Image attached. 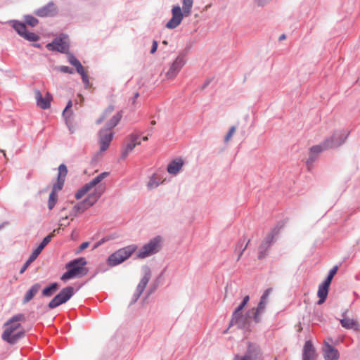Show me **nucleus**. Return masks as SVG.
<instances>
[{
	"instance_id": "35",
	"label": "nucleus",
	"mask_w": 360,
	"mask_h": 360,
	"mask_svg": "<svg viewBox=\"0 0 360 360\" xmlns=\"http://www.w3.org/2000/svg\"><path fill=\"white\" fill-rule=\"evenodd\" d=\"M26 22L30 25L34 27L38 23V20L32 16H27Z\"/></svg>"
},
{
	"instance_id": "49",
	"label": "nucleus",
	"mask_w": 360,
	"mask_h": 360,
	"mask_svg": "<svg viewBox=\"0 0 360 360\" xmlns=\"http://www.w3.org/2000/svg\"><path fill=\"white\" fill-rule=\"evenodd\" d=\"M30 264V263H28V262L27 261V262L25 263V264L23 265V266L22 267V269H20V274L23 273V272L25 271V269L28 267V266H29Z\"/></svg>"
},
{
	"instance_id": "25",
	"label": "nucleus",
	"mask_w": 360,
	"mask_h": 360,
	"mask_svg": "<svg viewBox=\"0 0 360 360\" xmlns=\"http://www.w3.org/2000/svg\"><path fill=\"white\" fill-rule=\"evenodd\" d=\"M149 280H150V274H146L143 276V278L141 279V281H140L139 284L137 286L136 292L135 294V297L133 300L134 302L136 301L137 299L141 295V294L143 292V291L144 290L146 286L147 285Z\"/></svg>"
},
{
	"instance_id": "51",
	"label": "nucleus",
	"mask_w": 360,
	"mask_h": 360,
	"mask_svg": "<svg viewBox=\"0 0 360 360\" xmlns=\"http://www.w3.org/2000/svg\"><path fill=\"white\" fill-rule=\"evenodd\" d=\"M46 245H45L43 242H41V243L39 244V247L41 250H43Z\"/></svg>"
},
{
	"instance_id": "7",
	"label": "nucleus",
	"mask_w": 360,
	"mask_h": 360,
	"mask_svg": "<svg viewBox=\"0 0 360 360\" xmlns=\"http://www.w3.org/2000/svg\"><path fill=\"white\" fill-rule=\"evenodd\" d=\"M162 239L156 236L145 244L137 252V257L143 259L158 252L160 248Z\"/></svg>"
},
{
	"instance_id": "3",
	"label": "nucleus",
	"mask_w": 360,
	"mask_h": 360,
	"mask_svg": "<svg viewBox=\"0 0 360 360\" xmlns=\"http://www.w3.org/2000/svg\"><path fill=\"white\" fill-rule=\"evenodd\" d=\"M122 118V113L120 111L116 112L110 119L107 122V126L109 127L108 129H102L98 134V153H103L108 150L110 146V142L113 138V133L110 129L116 127Z\"/></svg>"
},
{
	"instance_id": "24",
	"label": "nucleus",
	"mask_w": 360,
	"mask_h": 360,
	"mask_svg": "<svg viewBox=\"0 0 360 360\" xmlns=\"http://www.w3.org/2000/svg\"><path fill=\"white\" fill-rule=\"evenodd\" d=\"M329 285L323 283L321 284L319 287V290L317 292V295L319 297V301L317 302L318 304H323L325 300H326V297L328 296V290H329Z\"/></svg>"
},
{
	"instance_id": "46",
	"label": "nucleus",
	"mask_w": 360,
	"mask_h": 360,
	"mask_svg": "<svg viewBox=\"0 0 360 360\" xmlns=\"http://www.w3.org/2000/svg\"><path fill=\"white\" fill-rule=\"evenodd\" d=\"M42 250L38 246L33 252L32 254L38 257V255L41 253Z\"/></svg>"
},
{
	"instance_id": "43",
	"label": "nucleus",
	"mask_w": 360,
	"mask_h": 360,
	"mask_svg": "<svg viewBox=\"0 0 360 360\" xmlns=\"http://www.w3.org/2000/svg\"><path fill=\"white\" fill-rule=\"evenodd\" d=\"M82 81L85 85V87L86 88H88L90 85V82H89V77H88V75L86 74V75H84L82 76Z\"/></svg>"
},
{
	"instance_id": "11",
	"label": "nucleus",
	"mask_w": 360,
	"mask_h": 360,
	"mask_svg": "<svg viewBox=\"0 0 360 360\" xmlns=\"http://www.w3.org/2000/svg\"><path fill=\"white\" fill-rule=\"evenodd\" d=\"M48 49L51 51H58L59 52L65 53L68 51L69 44L67 37H63L59 39H56L52 43L46 45Z\"/></svg>"
},
{
	"instance_id": "53",
	"label": "nucleus",
	"mask_w": 360,
	"mask_h": 360,
	"mask_svg": "<svg viewBox=\"0 0 360 360\" xmlns=\"http://www.w3.org/2000/svg\"><path fill=\"white\" fill-rule=\"evenodd\" d=\"M69 129L72 134L75 133V129L72 127H69Z\"/></svg>"
},
{
	"instance_id": "2",
	"label": "nucleus",
	"mask_w": 360,
	"mask_h": 360,
	"mask_svg": "<svg viewBox=\"0 0 360 360\" xmlns=\"http://www.w3.org/2000/svg\"><path fill=\"white\" fill-rule=\"evenodd\" d=\"M25 321V316L22 314L14 315L8 319L3 326L1 338L8 344H15L25 335V330L22 323Z\"/></svg>"
},
{
	"instance_id": "29",
	"label": "nucleus",
	"mask_w": 360,
	"mask_h": 360,
	"mask_svg": "<svg viewBox=\"0 0 360 360\" xmlns=\"http://www.w3.org/2000/svg\"><path fill=\"white\" fill-rule=\"evenodd\" d=\"M40 285L39 284H35L25 294L24 299H23V303H27L30 302L33 297L38 292L39 290L40 289Z\"/></svg>"
},
{
	"instance_id": "12",
	"label": "nucleus",
	"mask_w": 360,
	"mask_h": 360,
	"mask_svg": "<svg viewBox=\"0 0 360 360\" xmlns=\"http://www.w3.org/2000/svg\"><path fill=\"white\" fill-rule=\"evenodd\" d=\"M184 65V60L183 58L177 57L172 63L168 71L165 73L166 79H172L175 78Z\"/></svg>"
},
{
	"instance_id": "44",
	"label": "nucleus",
	"mask_w": 360,
	"mask_h": 360,
	"mask_svg": "<svg viewBox=\"0 0 360 360\" xmlns=\"http://www.w3.org/2000/svg\"><path fill=\"white\" fill-rule=\"evenodd\" d=\"M271 0H255L256 4L259 6H264L269 3Z\"/></svg>"
},
{
	"instance_id": "17",
	"label": "nucleus",
	"mask_w": 360,
	"mask_h": 360,
	"mask_svg": "<svg viewBox=\"0 0 360 360\" xmlns=\"http://www.w3.org/2000/svg\"><path fill=\"white\" fill-rule=\"evenodd\" d=\"M261 355L259 347L254 344L250 343L245 355L242 356L245 360H258Z\"/></svg>"
},
{
	"instance_id": "57",
	"label": "nucleus",
	"mask_w": 360,
	"mask_h": 360,
	"mask_svg": "<svg viewBox=\"0 0 360 360\" xmlns=\"http://www.w3.org/2000/svg\"><path fill=\"white\" fill-rule=\"evenodd\" d=\"M79 96L81 98V101H83L84 97L82 96H81V95H79Z\"/></svg>"
},
{
	"instance_id": "23",
	"label": "nucleus",
	"mask_w": 360,
	"mask_h": 360,
	"mask_svg": "<svg viewBox=\"0 0 360 360\" xmlns=\"http://www.w3.org/2000/svg\"><path fill=\"white\" fill-rule=\"evenodd\" d=\"M56 8L53 4H49L37 11L36 14L40 17L52 15L56 13Z\"/></svg>"
},
{
	"instance_id": "1",
	"label": "nucleus",
	"mask_w": 360,
	"mask_h": 360,
	"mask_svg": "<svg viewBox=\"0 0 360 360\" xmlns=\"http://www.w3.org/2000/svg\"><path fill=\"white\" fill-rule=\"evenodd\" d=\"M109 175L103 172L82 186L75 193L77 200L84 198L87 205L93 206L105 192V186L101 182Z\"/></svg>"
},
{
	"instance_id": "47",
	"label": "nucleus",
	"mask_w": 360,
	"mask_h": 360,
	"mask_svg": "<svg viewBox=\"0 0 360 360\" xmlns=\"http://www.w3.org/2000/svg\"><path fill=\"white\" fill-rule=\"evenodd\" d=\"M37 257L32 253L29 259L27 260L28 263L31 264L32 262H34Z\"/></svg>"
},
{
	"instance_id": "58",
	"label": "nucleus",
	"mask_w": 360,
	"mask_h": 360,
	"mask_svg": "<svg viewBox=\"0 0 360 360\" xmlns=\"http://www.w3.org/2000/svg\"><path fill=\"white\" fill-rule=\"evenodd\" d=\"M65 210V207H63V208L60 210V211H61V212H63V210Z\"/></svg>"
},
{
	"instance_id": "36",
	"label": "nucleus",
	"mask_w": 360,
	"mask_h": 360,
	"mask_svg": "<svg viewBox=\"0 0 360 360\" xmlns=\"http://www.w3.org/2000/svg\"><path fill=\"white\" fill-rule=\"evenodd\" d=\"M72 103L71 101H69V102L67 104L66 108H65V110L63 111V115L65 117H70L72 115V112H70V109L72 108Z\"/></svg>"
},
{
	"instance_id": "20",
	"label": "nucleus",
	"mask_w": 360,
	"mask_h": 360,
	"mask_svg": "<svg viewBox=\"0 0 360 360\" xmlns=\"http://www.w3.org/2000/svg\"><path fill=\"white\" fill-rule=\"evenodd\" d=\"M340 323L346 329H352L356 331L360 330V323L356 319L344 316L340 319Z\"/></svg>"
},
{
	"instance_id": "42",
	"label": "nucleus",
	"mask_w": 360,
	"mask_h": 360,
	"mask_svg": "<svg viewBox=\"0 0 360 360\" xmlns=\"http://www.w3.org/2000/svg\"><path fill=\"white\" fill-rule=\"evenodd\" d=\"M70 217V215H65V216H63L61 217V219H60L59 221V226H67L68 224L65 223V221L69 218Z\"/></svg>"
},
{
	"instance_id": "21",
	"label": "nucleus",
	"mask_w": 360,
	"mask_h": 360,
	"mask_svg": "<svg viewBox=\"0 0 360 360\" xmlns=\"http://www.w3.org/2000/svg\"><path fill=\"white\" fill-rule=\"evenodd\" d=\"M90 207H91V205H87L84 200L75 205L70 213L71 220H73L74 217H75L78 214L82 213Z\"/></svg>"
},
{
	"instance_id": "56",
	"label": "nucleus",
	"mask_w": 360,
	"mask_h": 360,
	"mask_svg": "<svg viewBox=\"0 0 360 360\" xmlns=\"http://www.w3.org/2000/svg\"><path fill=\"white\" fill-rule=\"evenodd\" d=\"M101 244V242H98L94 247V248H96L99 245Z\"/></svg>"
},
{
	"instance_id": "60",
	"label": "nucleus",
	"mask_w": 360,
	"mask_h": 360,
	"mask_svg": "<svg viewBox=\"0 0 360 360\" xmlns=\"http://www.w3.org/2000/svg\"><path fill=\"white\" fill-rule=\"evenodd\" d=\"M275 360H277L276 359Z\"/></svg>"
},
{
	"instance_id": "32",
	"label": "nucleus",
	"mask_w": 360,
	"mask_h": 360,
	"mask_svg": "<svg viewBox=\"0 0 360 360\" xmlns=\"http://www.w3.org/2000/svg\"><path fill=\"white\" fill-rule=\"evenodd\" d=\"M58 288L56 283H53L49 287H47L43 290V295L44 296H50L53 292L56 291Z\"/></svg>"
},
{
	"instance_id": "40",
	"label": "nucleus",
	"mask_w": 360,
	"mask_h": 360,
	"mask_svg": "<svg viewBox=\"0 0 360 360\" xmlns=\"http://www.w3.org/2000/svg\"><path fill=\"white\" fill-rule=\"evenodd\" d=\"M58 70L60 72H65V73L72 74L73 72L72 70L70 69L69 67H67V66H60V67L58 68Z\"/></svg>"
},
{
	"instance_id": "39",
	"label": "nucleus",
	"mask_w": 360,
	"mask_h": 360,
	"mask_svg": "<svg viewBox=\"0 0 360 360\" xmlns=\"http://www.w3.org/2000/svg\"><path fill=\"white\" fill-rule=\"evenodd\" d=\"M58 230H59V229H55V230L53 231V233H51V234H49V236H47L46 237H45V238L43 239L42 242H43L45 245H47V244L51 241V238L53 236L54 233H56V232H58Z\"/></svg>"
},
{
	"instance_id": "26",
	"label": "nucleus",
	"mask_w": 360,
	"mask_h": 360,
	"mask_svg": "<svg viewBox=\"0 0 360 360\" xmlns=\"http://www.w3.org/2000/svg\"><path fill=\"white\" fill-rule=\"evenodd\" d=\"M163 181L164 179H162L160 177H159L157 173H155L150 177L147 183V187L150 190L154 189L157 188Z\"/></svg>"
},
{
	"instance_id": "34",
	"label": "nucleus",
	"mask_w": 360,
	"mask_h": 360,
	"mask_svg": "<svg viewBox=\"0 0 360 360\" xmlns=\"http://www.w3.org/2000/svg\"><path fill=\"white\" fill-rule=\"evenodd\" d=\"M236 131V127L233 126L229 129V131L224 137V142L228 143L232 138L233 135Z\"/></svg>"
},
{
	"instance_id": "33",
	"label": "nucleus",
	"mask_w": 360,
	"mask_h": 360,
	"mask_svg": "<svg viewBox=\"0 0 360 360\" xmlns=\"http://www.w3.org/2000/svg\"><path fill=\"white\" fill-rule=\"evenodd\" d=\"M338 271V266H334L329 272V274L328 276V277L326 278V281L323 282L328 285H330V283H331V281L333 278V276H335V274H336Z\"/></svg>"
},
{
	"instance_id": "55",
	"label": "nucleus",
	"mask_w": 360,
	"mask_h": 360,
	"mask_svg": "<svg viewBox=\"0 0 360 360\" xmlns=\"http://www.w3.org/2000/svg\"><path fill=\"white\" fill-rule=\"evenodd\" d=\"M151 125H155L156 124L155 121L153 120L150 122Z\"/></svg>"
},
{
	"instance_id": "9",
	"label": "nucleus",
	"mask_w": 360,
	"mask_h": 360,
	"mask_svg": "<svg viewBox=\"0 0 360 360\" xmlns=\"http://www.w3.org/2000/svg\"><path fill=\"white\" fill-rule=\"evenodd\" d=\"M74 294V288L72 287H67L63 289L58 295H57L49 304V307L51 309L55 308L60 304L66 302Z\"/></svg>"
},
{
	"instance_id": "41",
	"label": "nucleus",
	"mask_w": 360,
	"mask_h": 360,
	"mask_svg": "<svg viewBox=\"0 0 360 360\" xmlns=\"http://www.w3.org/2000/svg\"><path fill=\"white\" fill-rule=\"evenodd\" d=\"M89 245V242H84L83 243L81 244V245L79 246V250H77L76 253L77 254H79V252H81L82 250H85L86 248H87Z\"/></svg>"
},
{
	"instance_id": "4",
	"label": "nucleus",
	"mask_w": 360,
	"mask_h": 360,
	"mask_svg": "<svg viewBox=\"0 0 360 360\" xmlns=\"http://www.w3.org/2000/svg\"><path fill=\"white\" fill-rule=\"evenodd\" d=\"M193 0H183L182 8L179 6H175L172 9V17L167 22L168 29H174L180 25L184 16L187 17L191 14Z\"/></svg>"
},
{
	"instance_id": "28",
	"label": "nucleus",
	"mask_w": 360,
	"mask_h": 360,
	"mask_svg": "<svg viewBox=\"0 0 360 360\" xmlns=\"http://www.w3.org/2000/svg\"><path fill=\"white\" fill-rule=\"evenodd\" d=\"M68 61L76 68L77 72L80 74L81 76L86 74L84 68L74 56H68Z\"/></svg>"
},
{
	"instance_id": "52",
	"label": "nucleus",
	"mask_w": 360,
	"mask_h": 360,
	"mask_svg": "<svg viewBox=\"0 0 360 360\" xmlns=\"http://www.w3.org/2000/svg\"><path fill=\"white\" fill-rule=\"evenodd\" d=\"M141 139H142L143 141H148V136H143V137L141 138Z\"/></svg>"
},
{
	"instance_id": "27",
	"label": "nucleus",
	"mask_w": 360,
	"mask_h": 360,
	"mask_svg": "<svg viewBox=\"0 0 360 360\" xmlns=\"http://www.w3.org/2000/svg\"><path fill=\"white\" fill-rule=\"evenodd\" d=\"M270 293H271V290L268 289V290H266L264 292V293L262 296L260 302L259 303L258 307L257 309V313L255 314V319L256 321H257V314L259 313V311H261L262 310H263L264 309L266 304L268 302V297H269Z\"/></svg>"
},
{
	"instance_id": "30",
	"label": "nucleus",
	"mask_w": 360,
	"mask_h": 360,
	"mask_svg": "<svg viewBox=\"0 0 360 360\" xmlns=\"http://www.w3.org/2000/svg\"><path fill=\"white\" fill-rule=\"evenodd\" d=\"M115 110V106L112 104L108 105L103 111L100 118L96 120V124H101L105 119L109 117Z\"/></svg>"
},
{
	"instance_id": "37",
	"label": "nucleus",
	"mask_w": 360,
	"mask_h": 360,
	"mask_svg": "<svg viewBox=\"0 0 360 360\" xmlns=\"http://www.w3.org/2000/svg\"><path fill=\"white\" fill-rule=\"evenodd\" d=\"M75 277H76V276L74 274L73 271H72L70 269H69L66 273H65L62 276L61 279L65 281V280H68V279H70L72 278H75Z\"/></svg>"
},
{
	"instance_id": "22",
	"label": "nucleus",
	"mask_w": 360,
	"mask_h": 360,
	"mask_svg": "<svg viewBox=\"0 0 360 360\" xmlns=\"http://www.w3.org/2000/svg\"><path fill=\"white\" fill-rule=\"evenodd\" d=\"M184 161L181 159H176L167 165V170L171 174H176L181 169Z\"/></svg>"
},
{
	"instance_id": "15",
	"label": "nucleus",
	"mask_w": 360,
	"mask_h": 360,
	"mask_svg": "<svg viewBox=\"0 0 360 360\" xmlns=\"http://www.w3.org/2000/svg\"><path fill=\"white\" fill-rule=\"evenodd\" d=\"M63 186V181H60L53 185L52 191L49 194V200H48V207L49 210H52L56 205L58 198V192L62 189Z\"/></svg>"
},
{
	"instance_id": "19",
	"label": "nucleus",
	"mask_w": 360,
	"mask_h": 360,
	"mask_svg": "<svg viewBox=\"0 0 360 360\" xmlns=\"http://www.w3.org/2000/svg\"><path fill=\"white\" fill-rule=\"evenodd\" d=\"M323 352L326 360H338L339 358L338 350L326 342H324Z\"/></svg>"
},
{
	"instance_id": "14",
	"label": "nucleus",
	"mask_w": 360,
	"mask_h": 360,
	"mask_svg": "<svg viewBox=\"0 0 360 360\" xmlns=\"http://www.w3.org/2000/svg\"><path fill=\"white\" fill-rule=\"evenodd\" d=\"M13 28L21 37L30 41H36L39 37L32 32H27L25 25L23 23L15 22L13 25Z\"/></svg>"
},
{
	"instance_id": "18",
	"label": "nucleus",
	"mask_w": 360,
	"mask_h": 360,
	"mask_svg": "<svg viewBox=\"0 0 360 360\" xmlns=\"http://www.w3.org/2000/svg\"><path fill=\"white\" fill-rule=\"evenodd\" d=\"M316 353L310 340L305 342L302 349V360H315Z\"/></svg>"
},
{
	"instance_id": "6",
	"label": "nucleus",
	"mask_w": 360,
	"mask_h": 360,
	"mask_svg": "<svg viewBox=\"0 0 360 360\" xmlns=\"http://www.w3.org/2000/svg\"><path fill=\"white\" fill-rule=\"evenodd\" d=\"M342 143V141L340 140V136L338 134H335L330 138L326 140L321 145L314 146L311 148L309 159L313 161L315 158V155L321 153L323 150L338 146Z\"/></svg>"
},
{
	"instance_id": "38",
	"label": "nucleus",
	"mask_w": 360,
	"mask_h": 360,
	"mask_svg": "<svg viewBox=\"0 0 360 360\" xmlns=\"http://www.w3.org/2000/svg\"><path fill=\"white\" fill-rule=\"evenodd\" d=\"M249 301V296H245L242 302V303L238 307L236 311H238V313H240L243 307L247 304Z\"/></svg>"
},
{
	"instance_id": "8",
	"label": "nucleus",
	"mask_w": 360,
	"mask_h": 360,
	"mask_svg": "<svg viewBox=\"0 0 360 360\" xmlns=\"http://www.w3.org/2000/svg\"><path fill=\"white\" fill-rule=\"evenodd\" d=\"M141 143V137L139 134L132 133L129 134L127 137L122 150V159H125L134 148L136 146H139Z\"/></svg>"
},
{
	"instance_id": "16",
	"label": "nucleus",
	"mask_w": 360,
	"mask_h": 360,
	"mask_svg": "<svg viewBox=\"0 0 360 360\" xmlns=\"http://www.w3.org/2000/svg\"><path fill=\"white\" fill-rule=\"evenodd\" d=\"M249 323V315H243L241 312L238 313V311H234L231 321V325H236L239 328H246Z\"/></svg>"
},
{
	"instance_id": "45",
	"label": "nucleus",
	"mask_w": 360,
	"mask_h": 360,
	"mask_svg": "<svg viewBox=\"0 0 360 360\" xmlns=\"http://www.w3.org/2000/svg\"><path fill=\"white\" fill-rule=\"evenodd\" d=\"M157 49H158V42L156 41H153L152 49L150 50V53L152 54H153L157 51Z\"/></svg>"
},
{
	"instance_id": "54",
	"label": "nucleus",
	"mask_w": 360,
	"mask_h": 360,
	"mask_svg": "<svg viewBox=\"0 0 360 360\" xmlns=\"http://www.w3.org/2000/svg\"><path fill=\"white\" fill-rule=\"evenodd\" d=\"M245 248H244L240 251V252L239 253V255H238V258H240V256H241V255H242V252H243V251L244 250V249H245Z\"/></svg>"
},
{
	"instance_id": "50",
	"label": "nucleus",
	"mask_w": 360,
	"mask_h": 360,
	"mask_svg": "<svg viewBox=\"0 0 360 360\" xmlns=\"http://www.w3.org/2000/svg\"><path fill=\"white\" fill-rule=\"evenodd\" d=\"M139 96V93H135L134 95V97L131 98V101H132V103L134 104L135 102H136V99Z\"/></svg>"
},
{
	"instance_id": "13",
	"label": "nucleus",
	"mask_w": 360,
	"mask_h": 360,
	"mask_svg": "<svg viewBox=\"0 0 360 360\" xmlns=\"http://www.w3.org/2000/svg\"><path fill=\"white\" fill-rule=\"evenodd\" d=\"M34 96L37 101V105L41 109H48L51 106V102L53 99L51 94L47 92L44 97L39 90L34 91Z\"/></svg>"
},
{
	"instance_id": "59",
	"label": "nucleus",
	"mask_w": 360,
	"mask_h": 360,
	"mask_svg": "<svg viewBox=\"0 0 360 360\" xmlns=\"http://www.w3.org/2000/svg\"><path fill=\"white\" fill-rule=\"evenodd\" d=\"M163 44H167V41H163Z\"/></svg>"
},
{
	"instance_id": "48",
	"label": "nucleus",
	"mask_w": 360,
	"mask_h": 360,
	"mask_svg": "<svg viewBox=\"0 0 360 360\" xmlns=\"http://www.w3.org/2000/svg\"><path fill=\"white\" fill-rule=\"evenodd\" d=\"M37 257L32 253L29 259L27 260L28 263L31 264L32 262H34Z\"/></svg>"
},
{
	"instance_id": "10",
	"label": "nucleus",
	"mask_w": 360,
	"mask_h": 360,
	"mask_svg": "<svg viewBox=\"0 0 360 360\" xmlns=\"http://www.w3.org/2000/svg\"><path fill=\"white\" fill-rule=\"evenodd\" d=\"M86 261L84 258L81 257L69 263L67 266L76 277L85 275L87 273V270L84 267L86 265Z\"/></svg>"
},
{
	"instance_id": "5",
	"label": "nucleus",
	"mask_w": 360,
	"mask_h": 360,
	"mask_svg": "<svg viewBox=\"0 0 360 360\" xmlns=\"http://www.w3.org/2000/svg\"><path fill=\"white\" fill-rule=\"evenodd\" d=\"M136 249L137 247L135 245H128L119 249L108 257L107 264L110 266L118 265L127 259Z\"/></svg>"
},
{
	"instance_id": "31",
	"label": "nucleus",
	"mask_w": 360,
	"mask_h": 360,
	"mask_svg": "<svg viewBox=\"0 0 360 360\" xmlns=\"http://www.w3.org/2000/svg\"><path fill=\"white\" fill-rule=\"evenodd\" d=\"M68 174V169L65 165H60L58 167V181H63L64 183V178Z\"/></svg>"
}]
</instances>
